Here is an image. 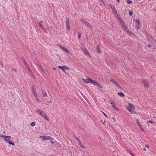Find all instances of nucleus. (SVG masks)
Returning a JSON list of instances; mask_svg holds the SVG:
<instances>
[{"label": "nucleus", "mask_w": 156, "mask_h": 156, "mask_svg": "<svg viewBox=\"0 0 156 156\" xmlns=\"http://www.w3.org/2000/svg\"><path fill=\"white\" fill-rule=\"evenodd\" d=\"M118 19L120 23L122 26L123 29H124V30L125 29H126V27H127L126 26L125 24L124 23L122 20V18L118 16Z\"/></svg>", "instance_id": "nucleus-1"}, {"label": "nucleus", "mask_w": 156, "mask_h": 156, "mask_svg": "<svg viewBox=\"0 0 156 156\" xmlns=\"http://www.w3.org/2000/svg\"><path fill=\"white\" fill-rule=\"evenodd\" d=\"M80 20L86 26L89 27L90 28L92 29L93 28V26L90 25V23L87 21L82 19H81Z\"/></svg>", "instance_id": "nucleus-2"}, {"label": "nucleus", "mask_w": 156, "mask_h": 156, "mask_svg": "<svg viewBox=\"0 0 156 156\" xmlns=\"http://www.w3.org/2000/svg\"><path fill=\"white\" fill-rule=\"evenodd\" d=\"M0 137H3L4 140L8 142L11 139V136H5L2 134L0 135Z\"/></svg>", "instance_id": "nucleus-3"}, {"label": "nucleus", "mask_w": 156, "mask_h": 156, "mask_svg": "<svg viewBox=\"0 0 156 156\" xmlns=\"http://www.w3.org/2000/svg\"><path fill=\"white\" fill-rule=\"evenodd\" d=\"M110 81L112 83L114 84L115 86L121 89V86L117 82L115 81L112 79L111 78Z\"/></svg>", "instance_id": "nucleus-4"}, {"label": "nucleus", "mask_w": 156, "mask_h": 156, "mask_svg": "<svg viewBox=\"0 0 156 156\" xmlns=\"http://www.w3.org/2000/svg\"><path fill=\"white\" fill-rule=\"evenodd\" d=\"M40 137L42 138V139L44 140H51L53 139L52 137L48 136H41Z\"/></svg>", "instance_id": "nucleus-5"}, {"label": "nucleus", "mask_w": 156, "mask_h": 156, "mask_svg": "<svg viewBox=\"0 0 156 156\" xmlns=\"http://www.w3.org/2000/svg\"><path fill=\"white\" fill-rule=\"evenodd\" d=\"M82 80L85 83H91L92 80L90 78H87L86 79L82 78Z\"/></svg>", "instance_id": "nucleus-6"}, {"label": "nucleus", "mask_w": 156, "mask_h": 156, "mask_svg": "<svg viewBox=\"0 0 156 156\" xmlns=\"http://www.w3.org/2000/svg\"><path fill=\"white\" fill-rule=\"evenodd\" d=\"M37 112L38 113V114L40 115L42 117L46 114L42 110L38 109L37 110Z\"/></svg>", "instance_id": "nucleus-7"}, {"label": "nucleus", "mask_w": 156, "mask_h": 156, "mask_svg": "<svg viewBox=\"0 0 156 156\" xmlns=\"http://www.w3.org/2000/svg\"><path fill=\"white\" fill-rule=\"evenodd\" d=\"M82 49L83 51V52H84L85 54L86 55H88L89 56H90V54H89L88 51L86 49V48H85L84 47H83L82 48Z\"/></svg>", "instance_id": "nucleus-8"}, {"label": "nucleus", "mask_w": 156, "mask_h": 156, "mask_svg": "<svg viewBox=\"0 0 156 156\" xmlns=\"http://www.w3.org/2000/svg\"><path fill=\"white\" fill-rule=\"evenodd\" d=\"M58 46L60 48H61L65 52H68V50L67 49L64 48L63 46H62L61 45L58 44Z\"/></svg>", "instance_id": "nucleus-9"}, {"label": "nucleus", "mask_w": 156, "mask_h": 156, "mask_svg": "<svg viewBox=\"0 0 156 156\" xmlns=\"http://www.w3.org/2000/svg\"><path fill=\"white\" fill-rule=\"evenodd\" d=\"M126 109L129 111L131 114H135L136 112L130 108L129 107H127Z\"/></svg>", "instance_id": "nucleus-10"}, {"label": "nucleus", "mask_w": 156, "mask_h": 156, "mask_svg": "<svg viewBox=\"0 0 156 156\" xmlns=\"http://www.w3.org/2000/svg\"><path fill=\"white\" fill-rule=\"evenodd\" d=\"M143 82L145 87H148L149 86V84L147 81L146 80H144L143 81Z\"/></svg>", "instance_id": "nucleus-11"}, {"label": "nucleus", "mask_w": 156, "mask_h": 156, "mask_svg": "<svg viewBox=\"0 0 156 156\" xmlns=\"http://www.w3.org/2000/svg\"><path fill=\"white\" fill-rule=\"evenodd\" d=\"M38 67L40 71H41L43 73H45L41 65H38Z\"/></svg>", "instance_id": "nucleus-12"}, {"label": "nucleus", "mask_w": 156, "mask_h": 156, "mask_svg": "<svg viewBox=\"0 0 156 156\" xmlns=\"http://www.w3.org/2000/svg\"><path fill=\"white\" fill-rule=\"evenodd\" d=\"M58 67L64 72L66 73L64 66H58Z\"/></svg>", "instance_id": "nucleus-13"}, {"label": "nucleus", "mask_w": 156, "mask_h": 156, "mask_svg": "<svg viewBox=\"0 0 156 156\" xmlns=\"http://www.w3.org/2000/svg\"><path fill=\"white\" fill-rule=\"evenodd\" d=\"M111 104H113L112 107L116 111H118L119 109L115 103H111Z\"/></svg>", "instance_id": "nucleus-14"}, {"label": "nucleus", "mask_w": 156, "mask_h": 156, "mask_svg": "<svg viewBox=\"0 0 156 156\" xmlns=\"http://www.w3.org/2000/svg\"><path fill=\"white\" fill-rule=\"evenodd\" d=\"M25 66L26 67V68L27 69H28L29 72V73L31 72V70L30 69L29 66L28 65L27 63L25 65Z\"/></svg>", "instance_id": "nucleus-15"}, {"label": "nucleus", "mask_w": 156, "mask_h": 156, "mask_svg": "<svg viewBox=\"0 0 156 156\" xmlns=\"http://www.w3.org/2000/svg\"><path fill=\"white\" fill-rule=\"evenodd\" d=\"M128 104L129 105V108H133V109H134L135 108V106L133 104H131L130 103H128Z\"/></svg>", "instance_id": "nucleus-16"}, {"label": "nucleus", "mask_w": 156, "mask_h": 156, "mask_svg": "<svg viewBox=\"0 0 156 156\" xmlns=\"http://www.w3.org/2000/svg\"><path fill=\"white\" fill-rule=\"evenodd\" d=\"M91 83L93 84L94 85L97 86L98 83L96 81L92 80Z\"/></svg>", "instance_id": "nucleus-17"}, {"label": "nucleus", "mask_w": 156, "mask_h": 156, "mask_svg": "<svg viewBox=\"0 0 156 156\" xmlns=\"http://www.w3.org/2000/svg\"><path fill=\"white\" fill-rule=\"evenodd\" d=\"M43 117L47 121H49L48 117L46 114Z\"/></svg>", "instance_id": "nucleus-18"}, {"label": "nucleus", "mask_w": 156, "mask_h": 156, "mask_svg": "<svg viewBox=\"0 0 156 156\" xmlns=\"http://www.w3.org/2000/svg\"><path fill=\"white\" fill-rule=\"evenodd\" d=\"M118 95L121 97H123L125 96V95L122 92H119L117 94Z\"/></svg>", "instance_id": "nucleus-19"}, {"label": "nucleus", "mask_w": 156, "mask_h": 156, "mask_svg": "<svg viewBox=\"0 0 156 156\" xmlns=\"http://www.w3.org/2000/svg\"><path fill=\"white\" fill-rule=\"evenodd\" d=\"M135 121L136 122L137 125L139 126L141 124L140 123V122H139V120L138 119L136 118H135Z\"/></svg>", "instance_id": "nucleus-20"}, {"label": "nucleus", "mask_w": 156, "mask_h": 156, "mask_svg": "<svg viewBox=\"0 0 156 156\" xmlns=\"http://www.w3.org/2000/svg\"><path fill=\"white\" fill-rule=\"evenodd\" d=\"M7 142L10 145H12V146H14V143L10 140H9Z\"/></svg>", "instance_id": "nucleus-21"}, {"label": "nucleus", "mask_w": 156, "mask_h": 156, "mask_svg": "<svg viewBox=\"0 0 156 156\" xmlns=\"http://www.w3.org/2000/svg\"><path fill=\"white\" fill-rule=\"evenodd\" d=\"M38 24L40 27V28H41L42 29H44V26L42 25L40 23H38Z\"/></svg>", "instance_id": "nucleus-22"}, {"label": "nucleus", "mask_w": 156, "mask_h": 156, "mask_svg": "<svg viewBox=\"0 0 156 156\" xmlns=\"http://www.w3.org/2000/svg\"><path fill=\"white\" fill-rule=\"evenodd\" d=\"M111 9H112V11L113 12H115V11H116V9L114 6H111Z\"/></svg>", "instance_id": "nucleus-23"}, {"label": "nucleus", "mask_w": 156, "mask_h": 156, "mask_svg": "<svg viewBox=\"0 0 156 156\" xmlns=\"http://www.w3.org/2000/svg\"><path fill=\"white\" fill-rule=\"evenodd\" d=\"M22 61L23 62V63H24V65H25L26 64H27V63L25 59H24V58L23 57H22Z\"/></svg>", "instance_id": "nucleus-24"}, {"label": "nucleus", "mask_w": 156, "mask_h": 156, "mask_svg": "<svg viewBox=\"0 0 156 156\" xmlns=\"http://www.w3.org/2000/svg\"><path fill=\"white\" fill-rule=\"evenodd\" d=\"M139 127L140 129H141L143 131H144V129L143 128V126L141 125H140L139 126Z\"/></svg>", "instance_id": "nucleus-25"}, {"label": "nucleus", "mask_w": 156, "mask_h": 156, "mask_svg": "<svg viewBox=\"0 0 156 156\" xmlns=\"http://www.w3.org/2000/svg\"><path fill=\"white\" fill-rule=\"evenodd\" d=\"M66 24L67 29L68 30H69L70 28L69 24Z\"/></svg>", "instance_id": "nucleus-26"}, {"label": "nucleus", "mask_w": 156, "mask_h": 156, "mask_svg": "<svg viewBox=\"0 0 156 156\" xmlns=\"http://www.w3.org/2000/svg\"><path fill=\"white\" fill-rule=\"evenodd\" d=\"M140 26V23H137L136 26V27L137 30L139 29Z\"/></svg>", "instance_id": "nucleus-27"}, {"label": "nucleus", "mask_w": 156, "mask_h": 156, "mask_svg": "<svg viewBox=\"0 0 156 156\" xmlns=\"http://www.w3.org/2000/svg\"><path fill=\"white\" fill-rule=\"evenodd\" d=\"M79 144H80V147H83V148H84V147L83 146V144L81 143L80 141L79 142Z\"/></svg>", "instance_id": "nucleus-28"}, {"label": "nucleus", "mask_w": 156, "mask_h": 156, "mask_svg": "<svg viewBox=\"0 0 156 156\" xmlns=\"http://www.w3.org/2000/svg\"><path fill=\"white\" fill-rule=\"evenodd\" d=\"M97 50L98 52L100 54L101 53V51L99 49V48H98V46H97Z\"/></svg>", "instance_id": "nucleus-29"}, {"label": "nucleus", "mask_w": 156, "mask_h": 156, "mask_svg": "<svg viewBox=\"0 0 156 156\" xmlns=\"http://www.w3.org/2000/svg\"><path fill=\"white\" fill-rule=\"evenodd\" d=\"M32 90H33V91L34 93H36V89L34 88V86H33L32 87Z\"/></svg>", "instance_id": "nucleus-30"}, {"label": "nucleus", "mask_w": 156, "mask_h": 156, "mask_svg": "<svg viewBox=\"0 0 156 156\" xmlns=\"http://www.w3.org/2000/svg\"><path fill=\"white\" fill-rule=\"evenodd\" d=\"M73 137L76 140H77L78 142L80 141V140L78 139L76 136H74Z\"/></svg>", "instance_id": "nucleus-31"}, {"label": "nucleus", "mask_w": 156, "mask_h": 156, "mask_svg": "<svg viewBox=\"0 0 156 156\" xmlns=\"http://www.w3.org/2000/svg\"><path fill=\"white\" fill-rule=\"evenodd\" d=\"M66 24H69V19L67 18L66 21Z\"/></svg>", "instance_id": "nucleus-32"}, {"label": "nucleus", "mask_w": 156, "mask_h": 156, "mask_svg": "<svg viewBox=\"0 0 156 156\" xmlns=\"http://www.w3.org/2000/svg\"><path fill=\"white\" fill-rule=\"evenodd\" d=\"M35 125V123L34 122H32L30 123V126H34Z\"/></svg>", "instance_id": "nucleus-33"}, {"label": "nucleus", "mask_w": 156, "mask_h": 156, "mask_svg": "<svg viewBox=\"0 0 156 156\" xmlns=\"http://www.w3.org/2000/svg\"><path fill=\"white\" fill-rule=\"evenodd\" d=\"M43 97L47 96V94L45 91L43 93Z\"/></svg>", "instance_id": "nucleus-34"}, {"label": "nucleus", "mask_w": 156, "mask_h": 156, "mask_svg": "<svg viewBox=\"0 0 156 156\" xmlns=\"http://www.w3.org/2000/svg\"><path fill=\"white\" fill-rule=\"evenodd\" d=\"M124 30H126V31L128 33H130V30L128 29H127V27H126V29H125Z\"/></svg>", "instance_id": "nucleus-35"}, {"label": "nucleus", "mask_w": 156, "mask_h": 156, "mask_svg": "<svg viewBox=\"0 0 156 156\" xmlns=\"http://www.w3.org/2000/svg\"><path fill=\"white\" fill-rule=\"evenodd\" d=\"M0 64L2 67H3V63L2 61H1L0 62Z\"/></svg>", "instance_id": "nucleus-36"}, {"label": "nucleus", "mask_w": 156, "mask_h": 156, "mask_svg": "<svg viewBox=\"0 0 156 156\" xmlns=\"http://www.w3.org/2000/svg\"><path fill=\"white\" fill-rule=\"evenodd\" d=\"M102 112L105 117L107 118H108V116L106 114H105L104 112Z\"/></svg>", "instance_id": "nucleus-37"}, {"label": "nucleus", "mask_w": 156, "mask_h": 156, "mask_svg": "<svg viewBox=\"0 0 156 156\" xmlns=\"http://www.w3.org/2000/svg\"><path fill=\"white\" fill-rule=\"evenodd\" d=\"M115 13V15H117V17H118V16L119 17H120L119 16V15L117 13V12L116 11H115V12H114Z\"/></svg>", "instance_id": "nucleus-38"}, {"label": "nucleus", "mask_w": 156, "mask_h": 156, "mask_svg": "<svg viewBox=\"0 0 156 156\" xmlns=\"http://www.w3.org/2000/svg\"><path fill=\"white\" fill-rule=\"evenodd\" d=\"M97 86H98L100 88L102 87V86L101 85H100L98 83Z\"/></svg>", "instance_id": "nucleus-39"}, {"label": "nucleus", "mask_w": 156, "mask_h": 156, "mask_svg": "<svg viewBox=\"0 0 156 156\" xmlns=\"http://www.w3.org/2000/svg\"><path fill=\"white\" fill-rule=\"evenodd\" d=\"M78 34V37L79 38H80L81 37V34L80 33H79Z\"/></svg>", "instance_id": "nucleus-40"}, {"label": "nucleus", "mask_w": 156, "mask_h": 156, "mask_svg": "<svg viewBox=\"0 0 156 156\" xmlns=\"http://www.w3.org/2000/svg\"><path fill=\"white\" fill-rule=\"evenodd\" d=\"M127 3H128L129 4H130L132 2L131 1L127 0Z\"/></svg>", "instance_id": "nucleus-41"}, {"label": "nucleus", "mask_w": 156, "mask_h": 156, "mask_svg": "<svg viewBox=\"0 0 156 156\" xmlns=\"http://www.w3.org/2000/svg\"><path fill=\"white\" fill-rule=\"evenodd\" d=\"M30 73L31 74V76L33 77H34V74L33 73V72H32V71H31V73Z\"/></svg>", "instance_id": "nucleus-42"}, {"label": "nucleus", "mask_w": 156, "mask_h": 156, "mask_svg": "<svg viewBox=\"0 0 156 156\" xmlns=\"http://www.w3.org/2000/svg\"><path fill=\"white\" fill-rule=\"evenodd\" d=\"M36 98V100L38 101V102H39V98H38V96L35 97Z\"/></svg>", "instance_id": "nucleus-43"}, {"label": "nucleus", "mask_w": 156, "mask_h": 156, "mask_svg": "<svg viewBox=\"0 0 156 156\" xmlns=\"http://www.w3.org/2000/svg\"><path fill=\"white\" fill-rule=\"evenodd\" d=\"M133 13L132 12L129 11V14L130 16H131L133 14Z\"/></svg>", "instance_id": "nucleus-44"}, {"label": "nucleus", "mask_w": 156, "mask_h": 156, "mask_svg": "<svg viewBox=\"0 0 156 156\" xmlns=\"http://www.w3.org/2000/svg\"><path fill=\"white\" fill-rule=\"evenodd\" d=\"M137 23H140V20L139 19H137L135 21Z\"/></svg>", "instance_id": "nucleus-45"}, {"label": "nucleus", "mask_w": 156, "mask_h": 156, "mask_svg": "<svg viewBox=\"0 0 156 156\" xmlns=\"http://www.w3.org/2000/svg\"><path fill=\"white\" fill-rule=\"evenodd\" d=\"M147 122L149 123H151V124H152L153 121L151 120H150L149 121H148Z\"/></svg>", "instance_id": "nucleus-46"}, {"label": "nucleus", "mask_w": 156, "mask_h": 156, "mask_svg": "<svg viewBox=\"0 0 156 156\" xmlns=\"http://www.w3.org/2000/svg\"><path fill=\"white\" fill-rule=\"evenodd\" d=\"M64 66L65 69H65H69V67L66 66Z\"/></svg>", "instance_id": "nucleus-47"}, {"label": "nucleus", "mask_w": 156, "mask_h": 156, "mask_svg": "<svg viewBox=\"0 0 156 156\" xmlns=\"http://www.w3.org/2000/svg\"><path fill=\"white\" fill-rule=\"evenodd\" d=\"M34 95L35 97H37V94L36 93H34Z\"/></svg>", "instance_id": "nucleus-48"}, {"label": "nucleus", "mask_w": 156, "mask_h": 156, "mask_svg": "<svg viewBox=\"0 0 156 156\" xmlns=\"http://www.w3.org/2000/svg\"><path fill=\"white\" fill-rule=\"evenodd\" d=\"M130 154H131L132 156H135L134 155L133 153H130Z\"/></svg>", "instance_id": "nucleus-49"}, {"label": "nucleus", "mask_w": 156, "mask_h": 156, "mask_svg": "<svg viewBox=\"0 0 156 156\" xmlns=\"http://www.w3.org/2000/svg\"><path fill=\"white\" fill-rule=\"evenodd\" d=\"M41 91H42V93L45 91L43 89H41Z\"/></svg>", "instance_id": "nucleus-50"}, {"label": "nucleus", "mask_w": 156, "mask_h": 156, "mask_svg": "<svg viewBox=\"0 0 156 156\" xmlns=\"http://www.w3.org/2000/svg\"><path fill=\"white\" fill-rule=\"evenodd\" d=\"M15 72H16V69H12Z\"/></svg>", "instance_id": "nucleus-51"}, {"label": "nucleus", "mask_w": 156, "mask_h": 156, "mask_svg": "<svg viewBox=\"0 0 156 156\" xmlns=\"http://www.w3.org/2000/svg\"><path fill=\"white\" fill-rule=\"evenodd\" d=\"M146 147L148 148H149V145H146Z\"/></svg>", "instance_id": "nucleus-52"}, {"label": "nucleus", "mask_w": 156, "mask_h": 156, "mask_svg": "<svg viewBox=\"0 0 156 156\" xmlns=\"http://www.w3.org/2000/svg\"><path fill=\"white\" fill-rule=\"evenodd\" d=\"M100 2H102L103 1V0H98Z\"/></svg>", "instance_id": "nucleus-53"}, {"label": "nucleus", "mask_w": 156, "mask_h": 156, "mask_svg": "<svg viewBox=\"0 0 156 156\" xmlns=\"http://www.w3.org/2000/svg\"><path fill=\"white\" fill-rule=\"evenodd\" d=\"M143 150H144V151H146V149H145V148H143Z\"/></svg>", "instance_id": "nucleus-54"}, {"label": "nucleus", "mask_w": 156, "mask_h": 156, "mask_svg": "<svg viewBox=\"0 0 156 156\" xmlns=\"http://www.w3.org/2000/svg\"><path fill=\"white\" fill-rule=\"evenodd\" d=\"M50 142L52 144H53V142L52 141H50Z\"/></svg>", "instance_id": "nucleus-55"}, {"label": "nucleus", "mask_w": 156, "mask_h": 156, "mask_svg": "<svg viewBox=\"0 0 156 156\" xmlns=\"http://www.w3.org/2000/svg\"><path fill=\"white\" fill-rule=\"evenodd\" d=\"M112 119H113L114 120V121H115L114 118H112Z\"/></svg>", "instance_id": "nucleus-56"}, {"label": "nucleus", "mask_w": 156, "mask_h": 156, "mask_svg": "<svg viewBox=\"0 0 156 156\" xmlns=\"http://www.w3.org/2000/svg\"><path fill=\"white\" fill-rule=\"evenodd\" d=\"M51 102V101H48V103H50V102Z\"/></svg>", "instance_id": "nucleus-57"}, {"label": "nucleus", "mask_w": 156, "mask_h": 156, "mask_svg": "<svg viewBox=\"0 0 156 156\" xmlns=\"http://www.w3.org/2000/svg\"><path fill=\"white\" fill-rule=\"evenodd\" d=\"M118 1V2H119V0H117Z\"/></svg>", "instance_id": "nucleus-58"}, {"label": "nucleus", "mask_w": 156, "mask_h": 156, "mask_svg": "<svg viewBox=\"0 0 156 156\" xmlns=\"http://www.w3.org/2000/svg\"><path fill=\"white\" fill-rule=\"evenodd\" d=\"M148 126H150V124H148Z\"/></svg>", "instance_id": "nucleus-59"}, {"label": "nucleus", "mask_w": 156, "mask_h": 156, "mask_svg": "<svg viewBox=\"0 0 156 156\" xmlns=\"http://www.w3.org/2000/svg\"><path fill=\"white\" fill-rule=\"evenodd\" d=\"M100 5H101V4H100Z\"/></svg>", "instance_id": "nucleus-60"}, {"label": "nucleus", "mask_w": 156, "mask_h": 156, "mask_svg": "<svg viewBox=\"0 0 156 156\" xmlns=\"http://www.w3.org/2000/svg\"><path fill=\"white\" fill-rule=\"evenodd\" d=\"M53 69H55V68H53Z\"/></svg>", "instance_id": "nucleus-61"}]
</instances>
